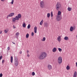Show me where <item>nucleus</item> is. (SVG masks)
Instances as JSON below:
<instances>
[{
    "label": "nucleus",
    "instance_id": "f257e3e1",
    "mask_svg": "<svg viewBox=\"0 0 77 77\" xmlns=\"http://www.w3.org/2000/svg\"><path fill=\"white\" fill-rule=\"evenodd\" d=\"M47 54L45 52H42L41 53L40 55L38 56V59L40 60H42L44 59L45 58L47 57Z\"/></svg>",
    "mask_w": 77,
    "mask_h": 77
},
{
    "label": "nucleus",
    "instance_id": "f03ea898",
    "mask_svg": "<svg viewBox=\"0 0 77 77\" xmlns=\"http://www.w3.org/2000/svg\"><path fill=\"white\" fill-rule=\"evenodd\" d=\"M14 63L15 66H17L18 65V59L17 57H15Z\"/></svg>",
    "mask_w": 77,
    "mask_h": 77
},
{
    "label": "nucleus",
    "instance_id": "7ed1b4c3",
    "mask_svg": "<svg viewBox=\"0 0 77 77\" xmlns=\"http://www.w3.org/2000/svg\"><path fill=\"white\" fill-rule=\"evenodd\" d=\"M57 62L60 65L62 63V57L60 56L58 57Z\"/></svg>",
    "mask_w": 77,
    "mask_h": 77
},
{
    "label": "nucleus",
    "instance_id": "20e7f679",
    "mask_svg": "<svg viewBox=\"0 0 77 77\" xmlns=\"http://www.w3.org/2000/svg\"><path fill=\"white\" fill-rule=\"evenodd\" d=\"M61 4L59 2H57L56 5V9L57 10H59L61 6Z\"/></svg>",
    "mask_w": 77,
    "mask_h": 77
},
{
    "label": "nucleus",
    "instance_id": "39448f33",
    "mask_svg": "<svg viewBox=\"0 0 77 77\" xmlns=\"http://www.w3.org/2000/svg\"><path fill=\"white\" fill-rule=\"evenodd\" d=\"M40 6L41 8H44V2L43 1L40 2Z\"/></svg>",
    "mask_w": 77,
    "mask_h": 77
},
{
    "label": "nucleus",
    "instance_id": "423d86ee",
    "mask_svg": "<svg viewBox=\"0 0 77 77\" xmlns=\"http://www.w3.org/2000/svg\"><path fill=\"white\" fill-rule=\"evenodd\" d=\"M75 26H70V32H72L73 31V30H75Z\"/></svg>",
    "mask_w": 77,
    "mask_h": 77
},
{
    "label": "nucleus",
    "instance_id": "0eeeda50",
    "mask_svg": "<svg viewBox=\"0 0 77 77\" xmlns=\"http://www.w3.org/2000/svg\"><path fill=\"white\" fill-rule=\"evenodd\" d=\"M56 19L57 21H59L61 20V18H60V16L59 15H57V17H56Z\"/></svg>",
    "mask_w": 77,
    "mask_h": 77
},
{
    "label": "nucleus",
    "instance_id": "6e6552de",
    "mask_svg": "<svg viewBox=\"0 0 77 77\" xmlns=\"http://www.w3.org/2000/svg\"><path fill=\"white\" fill-rule=\"evenodd\" d=\"M61 38V36L60 35H59L58 36V37L57 38V40L59 42H60V41H61V39L60 38Z\"/></svg>",
    "mask_w": 77,
    "mask_h": 77
},
{
    "label": "nucleus",
    "instance_id": "1a4fd4ad",
    "mask_svg": "<svg viewBox=\"0 0 77 77\" xmlns=\"http://www.w3.org/2000/svg\"><path fill=\"white\" fill-rule=\"evenodd\" d=\"M48 68L49 69V70H51L52 69V66H51L50 64L48 65Z\"/></svg>",
    "mask_w": 77,
    "mask_h": 77
},
{
    "label": "nucleus",
    "instance_id": "9d476101",
    "mask_svg": "<svg viewBox=\"0 0 77 77\" xmlns=\"http://www.w3.org/2000/svg\"><path fill=\"white\" fill-rule=\"evenodd\" d=\"M34 32L35 33H36L37 32V27L35 26L34 28Z\"/></svg>",
    "mask_w": 77,
    "mask_h": 77
},
{
    "label": "nucleus",
    "instance_id": "9b49d317",
    "mask_svg": "<svg viewBox=\"0 0 77 77\" xmlns=\"http://www.w3.org/2000/svg\"><path fill=\"white\" fill-rule=\"evenodd\" d=\"M77 72L75 71L74 72V74H73V77H77Z\"/></svg>",
    "mask_w": 77,
    "mask_h": 77
},
{
    "label": "nucleus",
    "instance_id": "f8f14e48",
    "mask_svg": "<svg viewBox=\"0 0 77 77\" xmlns=\"http://www.w3.org/2000/svg\"><path fill=\"white\" fill-rule=\"evenodd\" d=\"M56 48L55 47L54 48L52 49L53 52L54 53V52H56Z\"/></svg>",
    "mask_w": 77,
    "mask_h": 77
},
{
    "label": "nucleus",
    "instance_id": "ddd939ff",
    "mask_svg": "<svg viewBox=\"0 0 77 77\" xmlns=\"http://www.w3.org/2000/svg\"><path fill=\"white\" fill-rule=\"evenodd\" d=\"M12 21L13 23H15L16 21V19L15 17H13L12 18Z\"/></svg>",
    "mask_w": 77,
    "mask_h": 77
},
{
    "label": "nucleus",
    "instance_id": "4468645a",
    "mask_svg": "<svg viewBox=\"0 0 77 77\" xmlns=\"http://www.w3.org/2000/svg\"><path fill=\"white\" fill-rule=\"evenodd\" d=\"M9 29H5L4 30V32L5 33H7V32H8Z\"/></svg>",
    "mask_w": 77,
    "mask_h": 77
},
{
    "label": "nucleus",
    "instance_id": "2eb2a0df",
    "mask_svg": "<svg viewBox=\"0 0 77 77\" xmlns=\"http://www.w3.org/2000/svg\"><path fill=\"white\" fill-rule=\"evenodd\" d=\"M64 38V40H65L66 41H67V40H68V39H69L68 37L67 36H65Z\"/></svg>",
    "mask_w": 77,
    "mask_h": 77
},
{
    "label": "nucleus",
    "instance_id": "dca6fc26",
    "mask_svg": "<svg viewBox=\"0 0 77 77\" xmlns=\"http://www.w3.org/2000/svg\"><path fill=\"white\" fill-rule=\"evenodd\" d=\"M67 10L68 11H71L72 10V8L71 7H68Z\"/></svg>",
    "mask_w": 77,
    "mask_h": 77
},
{
    "label": "nucleus",
    "instance_id": "f3484780",
    "mask_svg": "<svg viewBox=\"0 0 77 77\" xmlns=\"http://www.w3.org/2000/svg\"><path fill=\"white\" fill-rule=\"evenodd\" d=\"M11 63H12L13 62V57L11 56Z\"/></svg>",
    "mask_w": 77,
    "mask_h": 77
},
{
    "label": "nucleus",
    "instance_id": "a211bd4d",
    "mask_svg": "<svg viewBox=\"0 0 77 77\" xmlns=\"http://www.w3.org/2000/svg\"><path fill=\"white\" fill-rule=\"evenodd\" d=\"M43 22H44V20H42L40 23V24L41 26L43 24Z\"/></svg>",
    "mask_w": 77,
    "mask_h": 77
},
{
    "label": "nucleus",
    "instance_id": "6ab92c4d",
    "mask_svg": "<svg viewBox=\"0 0 77 77\" xmlns=\"http://www.w3.org/2000/svg\"><path fill=\"white\" fill-rule=\"evenodd\" d=\"M70 69V67L69 66H67L66 67V69L67 70H69Z\"/></svg>",
    "mask_w": 77,
    "mask_h": 77
},
{
    "label": "nucleus",
    "instance_id": "aec40b11",
    "mask_svg": "<svg viewBox=\"0 0 77 77\" xmlns=\"http://www.w3.org/2000/svg\"><path fill=\"white\" fill-rule=\"evenodd\" d=\"M22 26L23 27H26V23H25L23 22V23L22 25Z\"/></svg>",
    "mask_w": 77,
    "mask_h": 77
},
{
    "label": "nucleus",
    "instance_id": "412c9836",
    "mask_svg": "<svg viewBox=\"0 0 77 77\" xmlns=\"http://www.w3.org/2000/svg\"><path fill=\"white\" fill-rule=\"evenodd\" d=\"M10 17H12L14 15V13H10Z\"/></svg>",
    "mask_w": 77,
    "mask_h": 77
},
{
    "label": "nucleus",
    "instance_id": "4be33fe9",
    "mask_svg": "<svg viewBox=\"0 0 77 77\" xmlns=\"http://www.w3.org/2000/svg\"><path fill=\"white\" fill-rule=\"evenodd\" d=\"M41 40L42 41H43V42L45 41V37H43V39H42Z\"/></svg>",
    "mask_w": 77,
    "mask_h": 77
},
{
    "label": "nucleus",
    "instance_id": "5701e85b",
    "mask_svg": "<svg viewBox=\"0 0 77 77\" xmlns=\"http://www.w3.org/2000/svg\"><path fill=\"white\" fill-rule=\"evenodd\" d=\"M17 16L19 18H21V15L20 14H19L17 15Z\"/></svg>",
    "mask_w": 77,
    "mask_h": 77
},
{
    "label": "nucleus",
    "instance_id": "b1692460",
    "mask_svg": "<svg viewBox=\"0 0 77 77\" xmlns=\"http://www.w3.org/2000/svg\"><path fill=\"white\" fill-rule=\"evenodd\" d=\"M15 18L16 19V20H19V18H20L18 17V16H17L15 17Z\"/></svg>",
    "mask_w": 77,
    "mask_h": 77
},
{
    "label": "nucleus",
    "instance_id": "393cba45",
    "mask_svg": "<svg viewBox=\"0 0 77 77\" xmlns=\"http://www.w3.org/2000/svg\"><path fill=\"white\" fill-rule=\"evenodd\" d=\"M61 14V12H60V11H58V13H57V15H60Z\"/></svg>",
    "mask_w": 77,
    "mask_h": 77
},
{
    "label": "nucleus",
    "instance_id": "a878e982",
    "mask_svg": "<svg viewBox=\"0 0 77 77\" xmlns=\"http://www.w3.org/2000/svg\"><path fill=\"white\" fill-rule=\"evenodd\" d=\"M29 33H27L26 35V38H29Z\"/></svg>",
    "mask_w": 77,
    "mask_h": 77
},
{
    "label": "nucleus",
    "instance_id": "bb28decb",
    "mask_svg": "<svg viewBox=\"0 0 77 77\" xmlns=\"http://www.w3.org/2000/svg\"><path fill=\"white\" fill-rule=\"evenodd\" d=\"M50 16V13H48L47 14V17L48 18H49Z\"/></svg>",
    "mask_w": 77,
    "mask_h": 77
},
{
    "label": "nucleus",
    "instance_id": "cd10ccee",
    "mask_svg": "<svg viewBox=\"0 0 77 77\" xmlns=\"http://www.w3.org/2000/svg\"><path fill=\"white\" fill-rule=\"evenodd\" d=\"M30 28V24H28V26H27V29H29Z\"/></svg>",
    "mask_w": 77,
    "mask_h": 77
},
{
    "label": "nucleus",
    "instance_id": "c85d7f7f",
    "mask_svg": "<svg viewBox=\"0 0 77 77\" xmlns=\"http://www.w3.org/2000/svg\"><path fill=\"white\" fill-rule=\"evenodd\" d=\"M58 50L60 52H61V51H62V49L60 48H58Z\"/></svg>",
    "mask_w": 77,
    "mask_h": 77
},
{
    "label": "nucleus",
    "instance_id": "c756f323",
    "mask_svg": "<svg viewBox=\"0 0 77 77\" xmlns=\"http://www.w3.org/2000/svg\"><path fill=\"white\" fill-rule=\"evenodd\" d=\"M16 36H19V35H20V33L18 32H16Z\"/></svg>",
    "mask_w": 77,
    "mask_h": 77
},
{
    "label": "nucleus",
    "instance_id": "7c9ffc66",
    "mask_svg": "<svg viewBox=\"0 0 77 77\" xmlns=\"http://www.w3.org/2000/svg\"><path fill=\"white\" fill-rule=\"evenodd\" d=\"M32 75H33V76L35 75V72H32Z\"/></svg>",
    "mask_w": 77,
    "mask_h": 77
},
{
    "label": "nucleus",
    "instance_id": "2f4dec72",
    "mask_svg": "<svg viewBox=\"0 0 77 77\" xmlns=\"http://www.w3.org/2000/svg\"><path fill=\"white\" fill-rule=\"evenodd\" d=\"M14 2V0H12L11 2V3L12 4V5H13Z\"/></svg>",
    "mask_w": 77,
    "mask_h": 77
},
{
    "label": "nucleus",
    "instance_id": "473e14b6",
    "mask_svg": "<svg viewBox=\"0 0 77 77\" xmlns=\"http://www.w3.org/2000/svg\"><path fill=\"white\" fill-rule=\"evenodd\" d=\"M11 17V16H10V14L8 15L7 17V19H8V18H9V17Z\"/></svg>",
    "mask_w": 77,
    "mask_h": 77
},
{
    "label": "nucleus",
    "instance_id": "72a5a7b5",
    "mask_svg": "<svg viewBox=\"0 0 77 77\" xmlns=\"http://www.w3.org/2000/svg\"><path fill=\"white\" fill-rule=\"evenodd\" d=\"M53 12H51V17H53Z\"/></svg>",
    "mask_w": 77,
    "mask_h": 77
},
{
    "label": "nucleus",
    "instance_id": "f704fd0d",
    "mask_svg": "<svg viewBox=\"0 0 77 77\" xmlns=\"http://www.w3.org/2000/svg\"><path fill=\"white\" fill-rule=\"evenodd\" d=\"M33 35H34V33H33V32H32L31 33V36H33Z\"/></svg>",
    "mask_w": 77,
    "mask_h": 77
},
{
    "label": "nucleus",
    "instance_id": "c9c22d12",
    "mask_svg": "<svg viewBox=\"0 0 77 77\" xmlns=\"http://www.w3.org/2000/svg\"><path fill=\"white\" fill-rule=\"evenodd\" d=\"M7 50H8V51H9V50H10V48L9 47H8V48H7Z\"/></svg>",
    "mask_w": 77,
    "mask_h": 77
},
{
    "label": "nucleus",
    "instance_id": "e433bc0d",
    "mask_svg": "<svg viewBox=\"0 0 77 77\" xmlns=\"http://www.w3.org/2000/svg\"><path fill=\"white\" fill-rule=\"evenodd\" d=\"M26 53L27 54H29V51L28 50H27L26 51Z\"/></svg>",
    "mask_w": 77,
    "mask_h": 77
},
{
    "label": "nucleus",
    "instance_id": "4c0bfd02",
    "mask_svg": "<svg viewBox=\"0 0 77 77\" xmlns=\"http://www.w3.org/2000/svg\"><path fill=\"white\" fill-rule=\"evenodd\" d=\"M27 57H30V55L29 54H28L27 55Z\"/></svg>",
    "mask_w": 77,
    "mask_h": 77
},
{
    "label": "nucleus",
    "instance_id": "58836bf2",
    "mask_svg": "<svg viewBox=\"0 0 77 77\" xmlns=\"http://www.w3.org/2000/svg\"><path fill=\"white\" fill-rule=\"evenodd\" d=\"M45 26H46V27H47L48 26H47V23H45Z\"/></svg>",
    "mask_w": 77,
    "mask_h": 77
},
{
    "label": "nucleus",
    "instance_id": "ea45409f",
    "mask_svg": "<svg viewBox=\"0 0 77 77\" xmlns=\"http://www.w3.org/2000/svg\"><path fill=\"white\" fill-rule=\"evenodd\" d=\"M2 75H3V74H0V77H2Z\"/></svg>",
    "mask_w": 77,
    "mask_h": 77
},
{
    "label": "nucleus",
    "instance_id": "a19ab883",
    "mask_svg": "<svg viewBox=\"0 0 77 77\" xmlns=\"http://www.w3.org/2000/svg\"><path fill=\"white\" fill-rule=\"evenodd\" d=\"M2 59V56H1L0 57V60H1Z\"/></svg>",
    "mask_w": 77,
    "mask_h": 77
},
{
    "label": "nucleus",
    "instance_id": "79ce46f5",
    "mask_svg": "<svg viewBox=\"0 0 77 77\" xmlns=\"http://www.w3.org/2000/svg\"><path fill=\"white\" fill-rule=\"evenodd\" d=\"M4 62H5V61L4 60H2V63H3Z\"/></svg>",
    "mask_w": 77,
    "mask_h": 77
},
{
    "label": "nucleus",
    "instance_id": "37998d69",
    "mask_svg": "<svg viewBox=\"0 0 77 77\" xmlns=\"http://www.w3.org/2000/svg\"><path fill=\"white\" fill-rule=\"evenodd\" d=\"M2 30H0V34H2Z\"/></svg>",
    "mask_w": 77,
    "mask_h": 77
},
{
    "label": "nucleus",
    "instance_id": "c03bdc74",
    "mask_svg": "<svg viewBox=\"0 0 77 77\" xmlns=\"http://www.w3.org/2000/svg\"><path fill=\"white\" fill-rule=\"evenodd\" d=\"M16 27L14 25H13V29H15Z\"/></svg>",
    "mask_w": 77,
    "mask_h": 77
},
{
    "label": "nucleus",
    "instance_id": "a18cd8bd",
    "mask_svg": "<svg viewBox=\"0 0 77 77\" xmlns=\"http://www.w3.org/2000/svg\"><path fill=\"white\" fill-rule=\"evenodd\" d=\"M76 66L77 67V62H76Z\"/></svg>",
    "mask_w": 77,
    "mask_h": 77
},
{
    "label": "nucleus",
    "instance_id": "49530a36",
    "mask_svg": "<svg viewBox=\"0 0 77 77\" xmlns=\"http://www.w3.org/2000/svg\"><path fill=\"white\" fill-rule=\"evenodd\" d=\"M20 54H21V53H22V52H21V51L20 52H19Z\"/></svg>",
    "mask_w": 77,
    "mask_h": 77
},
{
    "label": "nucleus",
    "instance_id": "de8ad7c7",
    "mask_svg": "<svg viewBox=\"0 0 77 77\" xmlns=\"http://www.w3.org/2000/svg\"><path fill=\"white\" fill-rule=\"evenodd\" d=\"M5 0H1L2 2H5Z\"/></svg>",
    "mask_w": 77,
    "mask_h": 77
},
{
    "label": "nucleus",
    "instance_id": "09e8293b",
    "mask_svg": "<svg viewBox=\"0 0 77 77\" xmlns=\"http://www.w3.org/2000/svg\"><path fill=\"white\" fill-rule=\"evenodd\" d=\"M16 38H17V39H18V37H16Z\"/></svg>",
    "mask_w": 77,
    "mask_h": 77
},
{
    "label": "nucleus",
    "instance_id": "8fccbe9b",
    "mask_svg": "<svg viewBox=\"0 0 77 77\" xmlns=\"http://www.w3.org/2000/svg\"><path fill=\"white\" fill-rule=\"evenodd\" d=\"M13 44H15V43H13Z\"/></svg>",
    "mask_w": 77,
    "mask_h": 77
}]
</instances>
